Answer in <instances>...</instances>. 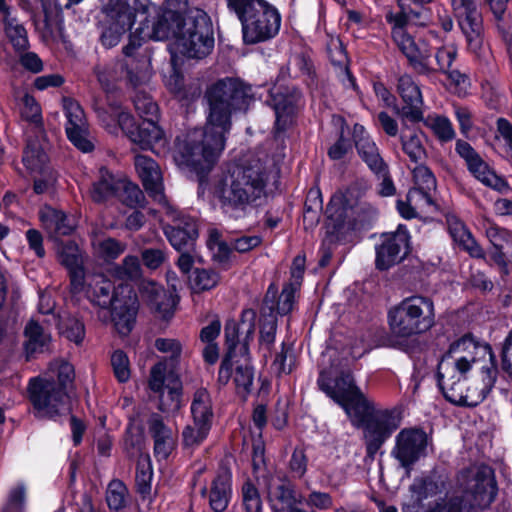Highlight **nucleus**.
<instances>
[{"mask_svg":"<svg viewBox=\"0 0 512 512\" xmlns=\"http://www.w3.org/2000/svg\"><path fill=\"white\" fill-rule=\"evenodd\" d=\"M403 152L409 160L415 164L424 163L427 159V151L422 143L421 134L414 131L409 134L404 131L400 135Z\"/></svg>","mask_w":512,"mask_h":512,"instance_id":"obj_44","label":"nucleus"},{"mask_svg":"<svg viewBox=\"0 0 512 512\" xmlns=\"http://www.w3.org/2000/svg\"><path fill=\"white\" fill-rule=\"evenodd\" d=\"M243 504L246 512H262V501L257 488L250 482L242 487Z\"/></svg>","mask_w":512,"mask_h":512,"instance_id":"obj_63","label":"nucleus"},{"mask_svg":"<svg viewBox=\"0 0 512 512\" xmlns=\"http://www.w3.org/2000/svg\"><path fill=\"white\" fill-rule=\"evenodd\" d=\"M118 68H120V63L97 65L94 68L97 80L105 93L109 94L117 91L116 82L120 78Z\"/></svg>","mask_w":512,"mask_h":512,"instance_id":"obj_50","label":"nucleus"},{"mask_svg":"<svg viewBox=\"0 0 512 512\" xmlns=\"http://www.w3.org/2000/svg\"><path fill=\"white\" fill-rule=\"evenodd\" d=\"M48 162L49 159L48 155L46 154V161L41 167L31 168L26 166V168L31 172H36L40 175L39 177L34 178V192L36 194L49 192L54 188V185L57 181V174L48 166Z\"/></svg>","mask_w":512,"mask_h":512,"instance_id":"obj_51","label":"nucleus"},{"mask_svg":"<svg viewBox=\"0 0 512 512\" xmlns=\"http://www.w3.org/2000/svg\"><path fill=\"white\" fill-rule=\"evenodd\" d=\"M149 386L161 392L158 408L164 413H175L181 408L182 382L176 372L166 373V363L155 364L150 371Z\"/></svg>","mask_w":512,"mask_h":512,"instance_id":"obj_14","label":"nucleus"},{"mask_svg":"<svg viewBox=\"0 0 512 512\" xmlns=\"http://www.w3.org/2000/svg\"><path fill=\"white\" fill-rule=\"evenodd\" d=\"M28 392L37 418L54 419L70 412L69 395L54 378L31 379Z\"/></svg>","mask_w":512,"mask_h":512,"instance_id":"obj_9","label":"nucleus"},{"mask_svg":"<svg viewBox=\"0 0 512 512\" xmlns=\"http://www.w3.org/2000/svg\"><path fill=\"white\" fill-rule=\"evenodd\" d=\"M158 119H147L136 123L131 114L119 116V127L127 137L143 150H153L155 145L165 142L163 130L157 125Z\"/></svg>","mask_w":512,"mask_h":512,"instance_id":"obj_19","label":"nucleus"},{"mask_svg":"<svg viewBox=\"0 0 512 512\" xmlns=\"http://www.w3.org/2000/svg\"><path fill=\"white\" fill-rule=\"evenodd\" d=\"M115 93H106V106L99 100L95 99L93 102V109L98 118L109 125V121L117 120L119 123V116L121 114H128L122 110V102L116 97Z\"/></svg>","mask_w":512,"mask_h":512,"instance_id":"obj_45","label":"nucleus"},{"mask_svg":"<svg viewBox=\"0 0 512 512\" xmlns=\"http://www.w3.org/2000/svg\"><path fill=\"white\" fill-rule=\"evenodd\" d=\"M254 379V369L248 359L244 361H236L234 374V382L237 389L242 390L245 394L250 393Z\"/></svg>","mask_w":512,"mask_h":512,"instance_id":"obj_57","label":"nucleus"},{"mask_svg":"<svg viewBox=\"0 0 512 512\" xmlns=\"http://www.w3.org/2000/svg\"><path fill=\"white\" fill-rule=\"evenodd\" d=\"M191 414L194 424L211 427L213 420L212 400L205 388L197 389L191 403Z\"/></svg>","mask_w":512,"mask_h":512,"instance_id":"obj_41","label":"nucleus"},{"mask_svg":"<svg viewBox=\"0 0 512 512\" xmlns=\"http://www.w3.org/2000/svg\"><path fill=\"white\" fill-rule=\"evenodd\" d=\"M87 298L101 309H110L122 299L115 284L103 274H93L87 279Z\"/></svg>","mask_w":512,"mask_h":512,"instance_id":"obj_31","label":"nucleus"},{"mask_svg":"<svg viewBox=\"0 0 512 512\" xmlns=\"http://www.w3.org/2000/svg\"><path fill=\"white\" fill-rule=\"evenodd\" d=\"M242 25L245 44H256L273 38L279 31L281 17L265 0H225Z\"/></svg>","mask_w":512,"mask_h":512,"instance_id":"obj_5","label":"nucleus"},{"mask_svg":"<svg viewBox=\"0 0 512 512\" xmlns=\"http://www.w3.org/2000/svg\"><path fill=\"white\" fill-rule=\"evenodd\" d=\"M120 69L125 72L126 82L136 91L147 85L152 77L150 57L145 54L121 62Z\"/></svg>","mask_w":512,"mask_h":512,"instance_id":"obj_36","label":"nucleus"},{"mask_svg":"<svg viewBox=\"0 0 512 512\" xmlns=\"http://www.w3.org/2000/svg\"><path fill=\"white\" fill-rule=\"evenodd\" d=\"M179 15L173 10H158L152 20L145 19L137 28L141 39L165 40L175 39Z\"/></svg>","mask_w":512,"mask_h":512,"instance_id":"obj_27","label":"nucleus"},{"mask_svg":"<svg viewBox=\"0 0 512 512\" xmlns=\"http://www.w3.org/2000/svg\"><path fill=\"white\" fill-rule=\"evenodd\" d=\"M204 98L208 114L203 129H194L178 145L175 160L195 171L210 170L225 146V134L231 128V116L246 112L253 101L252 87L237 78H224L209 86Z\"/></svg>","mask_w":512,"mask_h":512,"instance_id":"obj_1","label":"nucleus"},{"mask_svg":"<svg viewBox=\"0 0 512 512\" xmlns=\"http://www.w3.org/2000/svg\"><path fill=\"white\" fill-rule=\"evenodd\" d=\"M498 370L495 366L482 370V378L466 385L463 398V406L475 407L487 397L497 380Z\"/></svg>","mask_w":512,"mask_h":512,"instance_id":"obj_34","label":"nucleus"},{"mask_svg":"<svg viewBox=\"0 0 512 512\" xmlns=\"http://www.w3.org/2000/svg\"><path fill=\"white\" fill-rule=\"evenodd\" d=\"M135 169L147 193L162 206L168 202L163 193L162 173L159 165L150 157L136 155Z\"/></svg>","mask_w":512,"mask_h":512,"instance_id":"obj_28","label":"nucleus"},{"mask_svg":"<svg viewBox=\"0 0 512 512\" xmlns=\"http://www.w3.org/2000/svg\"><path fill=\"white\" fill-rule=\"evenodd\" d=\"M318 387L336 403H340L358 386L350 369L344 368L339 358L331 360L319 372Z\"/></svg>","mask_w":512,"mask_h":512,"instance_id":"obj_16","label":"nucleus"},{"mask_svg":"<svg viewBox=\"0 0 512 512\" xmlns=\"http://www.w3.org/2000/svg\"><path fill=\"white\" fill-rule=\"evenodd\" d=\"M296 287L286 284L278 296V288L270 284L260 307L259 346L269 353L275 343L277 332V315L291 312L295 299Z\"/></svg>","mask_w":512,"mask_h":512,"instance_id":"obj_7","label":"nucleus"},{"mask_svg":"<svg viewBox=\"0 0 512 512\" xmlns=\"http://www.w3.org/2000/svg\"><path fill=\"white\" fill-rule=\"evenodd\" d=\"M470 508L486 509L495 501L498 485L494 470L488 465H475L461 471L459 478Z\"/></svg>","mask_w":512,"mask_h":512,"instance_id":"obj_10","label":"nucleus"},{"mask_svg":"<svg viewBox=\"0 0 512 512\" xmlns=\"http://www.w3.org/2000/svg\"><path fill=\"white\" fill-rule=\"evenodd\" d=\"M398 92L404 102L401 108L395 107L397 115L403 120L417 123L423 120V99L420 88L408 75L398 81Z\"/></svg>","mask_w":512,"mask_h":512,"instance_id":"obj_24","label":"nucleus"},{"mask_svg":"<svg viewBox=\"0 0 512 512\" xmlns=\"http://www.w3.org/2000/svg\"><path fill=\"white\" fill-rule=\"evenodd\" d=\"M353 140L359 157L371 172L385 173L387 163L382 158L378 146L362 125H354Z\"/></svg>","mask_w":512,"mask_h":512,"instance_id":"obj_29","label":"nucleus"},{"mask_svg":"<svg viewBox=\"0 0 512 512\" xmlns=\"http://www.w3.org/2000/svg\"><path fill=\"white\" fill-rule=\"evenodd\" d=\"M2 24L8 43H10V37H21L28 34L23 23L12 14L11 7L5 3V0H2Z\"/></svg>","mask_w":512,"mask_h":512,"instance_id":"obj_54","label":"nucleus"},{"mask_svg":"<svg viewBox=\"0 0 512 512\" xmlns=\"http://www.w3.org/2000/svg\"><path fill=\"white\" fill-rule=\"evenodd\" d=\"M448 229L454 242L467 251L472 257L484 258L483 249L476 243L465 225L456 218L448 220Z\"/></svg>","mask_w":512,"mask_h":512,"instance_id":"obj_40","label":"nucleus"},{"mask_svg":"<svg viewBox=\"0 0 512 512\" xmlns=\"http://www.w3.org/2000/svg\"><path fill=\"white\" fill-rule=\"evenodd\" d=\"M24 350L26 361H30L38 354L51 351L52 337L37 321L31 319L25 326Z\"/></svg>","mask_w":512,"mask_h":512,"instance_id":"obj_33","label":"nucleus"},{"mask_svg":"<svg viewBox=\"0 0 512 512\" xmlns=\"http://www.w3.org/2000/svg\"><path fill=\"white\" fill-rule=\"evenodd\" d=\"M387 318L391 335L408 339L424 334L435 326V305L430 297L410 296L391 307Z\"/></svg>","mask_w":512,"mask_h":512,"instance_id":"obj_4","label":"nucleus"},{"mask_svg":"<svg viewBox=\"0 0 512 512\" xmlns=\"http://www.w3.org/2000/svg\"><path fill=\"white\" fill-rule=\"evenodd\" d=\"M153 472L150 465L149 456L140 457L137 461L135 485L136 490L142 497H146L151 492V480Z\"/></svg>","mask_w":512,"mask_h":512,"instance_id":"obj_53","label":"nucleus"},{"mask_svg":"<svg viewBox=\"0 0 512 512\" xmlns=\"http://www.w3.org/2000/svg\"><path fill=\"white\" fill-rule=\"evenodd\" d=\"M127 488L120 480H112L106 491V501L111 510L119 511L126 505Z\"/></svg>","mask_w":512,"mask_h":512,"instance_id":"obj_59","label":"nucleus"},{"mask_svg":"<svg viewBox=\"0 0 512 512\" xmlns=\"http://www.w3.org/2000/svg\"><path fill=\"white\" fill-rule=\"evenodd\" d=\"M477 349L478 344L473 337L471 335H464L450 345L449 350L442 358H447L448 361L454 362L460 356H475ZM474 358L476 359V357Z\"/></svg>","mask_w":512,"mask_h":512,"instance_id":"obj_55","label":"nucleus"},{"mask_svg":"<svg viewBox=\"0 0 512 512\" xmlns=\"http://www.w3.org/2000/svg\"><path fill=\"white\" fill-rule=\"evenodd\" d=\"M92 247L97 257L110 262L123 254L127 246L122 241L107 237L105 239H94Z\"/></svg>","mask_w":512,"mask_h":512,"instance_id":"obj_48","label":"nucleus"},{"mask_svg":"<svg viewBox=\"0 0 512 512\" xmlns=\"http://www.w3.org/2000/svg\"><path fill=\"white\" fill-rule=\"evenodd\" d=\"M294 365L295 356L293 353V347L283 342L281 345V351L276 354L272 363V369L278 376H281L283 374L291 373Z\"/></svg>","mask_w":512,"mask_h":512,"instance_id":"obj_58","label":"nucleus"},{"mask_svg":"<svg viewBox=\"0 0 512 512\" xmlns=\"http://www.w3.org/2000/svg\"><path fill=\"white\" fill-rule=\"evenodd\" d=\"M111 365L119 382H126L130 378L129 360L123 351L117 350L112 354Z\"/></svg>","mask_w":512,"mask_h":512,"instance_id":"obj_64","label":"nucleus"},{"mask_svg":"<svg viewBox=\"0 0 512 512\" xmlns=\"http://www.w3.org/2000/svg\"><path fill=\"white\" fill-rule=\"evenodd\" d=\"M126 290L128 294L110 307L112 322L121 336H127L132 331L138 311L136 295L131 289Z\"/></svg>","mask_w":512,"mask_h":512,"instance_id":"obj_32","label":"nucleus"},{"mask_svg":"<svg viewBox=\"0 0 512 512\" xmlns=\"http://www.w3.org/2000/svg\"><path fill=\"white\" fill-rule=\"evenodd\" d=\"M33 3V15L36 29L43 36H52L54 32V12L51 0H30Z\"/></svg>","mask_w":512,"mask_h":512,"instance_id":"obj_43","label":"nucleus"},{"mask_svg":"<svg viewBox=\"0 0 512 512\" xmlns=\"http://www.w3.org/2000/svg\"><path fill=\"white\" fill-rule=\"evenodd\" d=\"M190 281L195 292H202L216 287L220 281V275L212 269L196 268Z\"/></svg>","mask_w":512,"mask_h":512,"instance_id":"obj_56","label":"nucleus"},{"mask_svg":"<svg viewBox=\"0 0 512 512\" xmlns=\"http://www.w3.org/2000/svg\"><path fill=\"white\" fill-rule=\"evenodd\" d=\"M147 301L150 308L162 318L168 319L173 315V298L162 287L155 283L145 286Z\"/></svg>","mask_w":512,"mask_h":512,"instance_id":"obj_42","label":"nucleus"},{"mask_svg":"<svg viewBox=\"0 0 512 512\" xmlns=\"http://www.w3.org/2000/svg\"><path fill=\"white\" fill-rule=\"evenodd\" d=\"M59 333L76 345H80L85 337V325L81 319L76 316L68 315L60 319Z\"/></svg>","mask_w":512,"mask_h":512,"instance_id":"obj_49","label":"nucleus"},{"mask_svg":"<svg viewBox=\"0 0 512 512\" xmlns=\"http://www.w3.org/2000/svg\"><path fill=\"white\" fill-rule=\"evenodd\" d=\"M101 10L108 22L120 25L122 29L132 28L137 13L148 12V8L138 0H107Z\"/></svg>","mask_w":512,"mask_h":512,"instance_id":"obj_30","label":"nucleus"},{"mask_svg":"<svg viewBox=\"0 0 512 512\" xmlns=\"http://www.w3.org/2000/svg\"><path fill=\"white\" fill-rule=\"evenodd\" d=\"M21 292L18 282L11 275L2 274V300L5 307L9 309L5 334L2 330V345L5 344L12 349L18 344L17 329L19 328V310L21 308Z\"/></svg>","mask_w":512,"mask_h":512,"instance_id":"obj_20","label":"nucleus"},{"mask_svg":"<svg viewBox=\"0 0 512 512\" xmlns=\"http://www.w3.org/2000/svg\"><path fill=\"white\" fill-rule=\"evenodd\" d=\"M163 213L171 223L163 224V232L178 251H191L198 238V225L194 218L183 214L169 202H164Z\"/></svg>","mask_w":512,"mask_h":512,"instance_id":"obj_13","label":"nucleus"},{"mask_svg":"<svg viewBox=\"0 0 512 512\" xmlns=\"http://www.w3.org/2000/svg\"><path fill=\"white\" fill-rule=\"evenodd\" d=\"M475 362L473 355L460 356L454 362L442 358L438 364V386L445 399L455 405L463 406L464 391L466 387L465 374Z\"/></svg>","mask_w":512,"mask_h":512,"instance_id":"obj_12","label":"nucleus"},{"mask_svg":"<svg viewBox=\"0 0 512 512\" xmlns=\"http://www.w3.org/2000/svg\"><path fill=\"white\" fill-rule=\"evenodd\" d=\"M231 477L225 472L218 474L211 483L209 491V506L214 512L226 510L231 499Z\"/></svg>","mask_w":512,"mask_h":512,"instance_id":"obj_39","label":"nucleus"},{"mask_svg":"<svg viewBox=\"0 0 512 512\" xmlns=\"http://www.w3.org/2000/svg\"><path fill=\"white\" fill-rule=\"evenodd\" d=\"M427 444L428 436L425 431L419 428H406L396 436L392 455L409 475L413 465L425 456Z\"/></svg>","mask_w":512,"mask_h":512,"instance_id":"obj_17","label":"nucleus"},{"mask_svg":"<svg viewBox=\"0 0 512 512\" xmlns=\"http://www.w3.org/2000/svg\"><path fill=\"white\" fill-rule=\"evenodd\" d=\"M136 112L143 119H158L159 107L153 98L144 90H137L133 96Z\"/></svg>","mask_w":512,"mask_h":512,"instance_id":"obj_52","label":"nucleus"},{"mask_svg":"<svg viewBox=\"0 0 512 512\" xmlns=\"http://www.w3.org/2000/svg\"><path fill=\"white\" fill-rule=\"evenodd\" d=\"M177 23L175 45L181 54L196 59L210 54L214 47V32L211 19L204 10L191 8L179 15Z\"/></svg>","mask_w":512,"mask_h":512,"instance_id":"obj_6","label":"nucleus"},{"mask_svg":"<svg viewBox=\"0 0 512 512\" xmlns=\"http://www.w3.org/2000/svg\"><path fill=\"white\" fill-rule=\"evenodd\" d=\"M142 442V433L137 429L129 427L124 437V451L126 452L129 458H135L137 456H139V458L143 457Z\"/></svg>","mask_w":512,"mask_h":512,"instance_id":"obj_62","label":"nucleus"},{"mask_svg":"<svg viewBox=\"0 0 512 512\" xmlns=\"http://www.w3.org/2000/svg\"><path fill=\"white\" fill-rule=\"evenodd\" d=\"M211 427L190 424L187 425L182 432V442L186 448H195L199 446L207 437Z\"/></svg>","mask_w":512,"mask_h":512,"instance_id":"obj_61","label":"nucleus"},{"mask_svg":"<svg viewBox=\"0 0 512 512\" xmlns=\"http://www.w3.org/2000/svg\"><path fill=\"white\" fill-rule=\"evenodd\" d=\"M339 405L349 416L365 423L364 440L367 457L373 460L376 453L398 427L395 417L388 410L375 411L373 402L369 401L359 387L354 389Z\"/></svg>","mask_w":512,"mask_h":512,"instance_id":"obj_3","label":"nucleus"},{"mask_svg":"<svg viewBox=\"0 0 512 512\" xmlns=\"http://www.w3.org/2000/svg\"><path fill=\"white\" fill-rule=\"evenodd\" d=\"M124 175L114 174L106 167L99 169L98 179L92 184L90 196L96 203L116 197Z\"/></svg>","mask_w":512,"mask_h":512,"instance_id":"obj_37","label":"nucleus"},{"mask_svg":"<svg viewBox=\"0 0 512 512\" xmlns=\"http://www.w3.org/2000/svg\"><path fill=\"white\" fill-rule=\"evenodd\" d=\"M451 5L468 49L478 53L484 42V27L477 0H451Z\"/></svg>","mask_w":512,"mask_h":512,"instance_id":"obj_15","label":"nucleus"},{"mask_svg":"<svg viewBox=\"0 0 512 512\" xmlns=\"http://www.w3.org/2000/svg\"><path fill=\"white\" fill-rule=\"evenodd\" d=\"M39 217L44 229L55 240L60 236L70 235L74 229L64 212L50 206L42 208Z\"/></svg>","mask_w":512,"mask_h":512,"instance_id":"obj_38","label":"nucleus"},{"mask_svg":"<svg viewBox=\"0 0 512 512\" xmlns=\"http://www.w3.org/2000/svg\"><path fill=\"white\" fill-rule=\"evenodd\" d=\"M412 174L415 187L409 190L408 200L415 201L417 198H421L423 204L434 206L431 191L436 189V178L432 171L424 163H418Z\"/></svg>","mask_w":512,"mask_h":512,"instance_id":"obj_35","label":"nucleus"},{"mask_svg":"<svg viewBox=\"0 0 512 512\" xmlns=\"http://www.w3.org/2000/svg\"><path fill=\"white\" fill-rule=\"evenodd\" d=\"M21 116L28 122L26 128V147L23 163L27 167L38 168L46 161L48 142L43 126L40 105L35 98L26 94L23 98Z\"/></svg>","mask_w":512,"mask_h":512,"instance_id":"obj_8","label":"nucleus"},{"mask_svg":"<svg viewBox=\"0 0 512 512\" xmlns=\"http://www.w3.org/2000/svg\"><path fill=\"white\" fill-rule=\"evenodd\" d=\"M375 250L376 269L386 271L399 264L409 253V235L405 231L382 235Z\"/></svg>","mask_w":512,"mask_h":512,"instance_id":"obj_22","label":"nucleus"},{"mask_svg":"<svg viewBox=\"0 0 512 512\" xmlns=\"http://www.w3.org/2000/svg\"><path fill=\"white\" fill-rule=\"evenodd\" d=\"M62 103L67 118L65 129L68 139L80 151L91 152L94 149V144L84 110L77 101L69 97H64Z\"/></svg>","mask_w":512,"mask_h":512,"instance_id":"obj_18","label":"nucleus"},{"mask_svg":"<svg viewBox=\"0 0 512 512\" xmlns=\"http://www.w3.org/2000/svg\"><path fill=\"white\" fill-rule=\"evenodd\" d=\"M485 3L489 6L495 24L497 26L498 31L501 34H506L508 29L510 28V14L506 12L507 3L509 0H484Z\"/></svg>","mask_w":512,"mask_h":512,"instance_id":"obj_60","label":"nucleus"},{"mask_svg":"<svg viewBox=\"0 0 512 512\" xmlns=\"http://www.w3.org/2000/svg\"><path fill=\"white\" fill-rule=\"evenodd\" d=\"M119 201L130 208L144 207L146 198L139 186L123 177L117 196Z\"/></svg>","mask_w":512,"mask_h":512,"instance_id":"obj_47","label":"nucleus"},{"mask_svg":"<svg viewBox=\"0 0 512 512\" xmlns=\"http://www.w3.org/2000/svg\"><path fill=\"white\" fill-rule=\"evenodd\" d=\"M327 227L331 232H339L344 229L347 220L354 216V221L363 223L373 219L377 211L367 202L354 201L353 190L335 193L326 207Z\"/></svg>","mask_w":512,"mask_h":512,"instance_id":"obj_11","label":"nucleus"},{"mask_svg":"<svg viewBox=\"0 0 512 512\" xmlns=\"http://www.w3.org/2000/svg\"><path fill=\"white\" fill-rule=\"evenodd\" d=\"M56 254L59 263L66 269L84 264L82 251L73 240L57 241Z\"/></svg>","mask_w":512,"mask_h":512,"instance_id":"obj_46","label":"nucleus"},{"mask_svg":"<svg viewBox=\"0 0 512 512\" xmlns=\"http://www.w3.org/2000/svg\"><path fill=\"white\" fill-rule=\"evenodd\" d=\"M302 94L294 87H283L270 95L269 104L275 112V131L285 132L294 122L300 108Z\"/></svg>","mask_w":512,"mask_h":512,"instance_id":"obj_21","label":"nucleus"},{"mask_svg":"<svg viewBox=\"0 0 512 512\" xmlns=\"http://www.w3.org/2000/svg\"><path fill=\"white\" fill-rule=\"evenodd\" d=\"M269 173L257 158L234 164L217 181L214 194L221 209L231 217H245L267 199Z\"/></svg>","mask_w":512,"mask_h":512,"instance_id":"obj_2","label":"nucleus"},{"mask_svg":"<svg viewBox=\"0 0 512 512\" xmlns=\"http://www.w3.org/2000/svg\"><path fill=\"white\" fill-rule=\"evenodd\" d=\"M267 493L274 512H306L297 507V504H301L304 498L297 493L295 485L288 479L272 480L267 487Z\"/></svg>","mask_w":512,"mask_h":512,"instance_id":"obj_25","label":"nucleus"},{"mask_svg":"<svg viewBox=\"0 0 512 512\" xmlns=\"http://www.w3.org/2000/svg\"><path fill=\"white\" fill-rule=\"evenodd\" d=\"M455 149L459 156L465 160L468 170L483 184L499 191L507 187L506 182L490 169L468 142L458 140Z\"/></svg>","mask_w":512,"mask_h":512,"instance_id":"obj_23","label":"nucleus"},{"mask_svg":"<svg viewBox=\"0 0 512 512\" xmlns=\"http://www.w3.org/2000/svg\"><path fill=\"white\" fill-rule=\"evenodd\" d=\"M397 46L406 56L410 65L420 74H430L434 69L431 58L433 49L424 40L415 41L410 36L397 34Z\"/></svg>","mask_w":512,"mask_h":512,"instance_id":"obj_26","label":"nucleus"}]
</instances>
